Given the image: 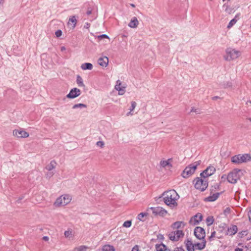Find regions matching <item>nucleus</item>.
<instances>
[{"instance_id":"nucleus-1","label":"nucleus","mask_w":251,"mask_h":251,"mask_svg":"<svg viewBox=\"0 0 251 251\" xmlns=\"http://www.w3.org/2000/svg\"><path fill=\"white\" fill-rule=\"evenodd\" d=\"M164 203L171 208L177 205V201L179 196L175 190H170L164 192L162 194Z\"/></svg>"},{"instance_id":"nucleus-2","label":"nucleus","mask_w":251,"mask_h":251,"mask_svg":"<svg viewBox=\"0 0 251 251\" xmlns=\"http://www.w3.org/2000/svg\"><path fill=\"white\" fill-rule=\"evenodd\" d=\"M243 175V173L242 170L235 169L228 173L227 175V181L229 183L235 184Z\"/></svg>"},{"instance_id":"nucleus-3","label":"nucleus","mask_w":251,"mask_h":251,"mask_svg":"<svg viewBox=\"0 0 251 251\" xmlns=\"http://www.w3.org/2000/svg\"><path fill=\"white\" fill-rule=\"evenodd\" d=\"M71 200V196L67 194L63 195L56 199L54 205L56 207L63 206L69 203Z\"/></svg>"},{"instance_id":"nucleus-4","label":"nucleus","mask_w":251,"mask_h":251,"mask_svg":"<svg viewBox=\"0 0 251 251\" xmlns=\"http://www.w3.org/2000/svg\"><path fill=\"white\" fill-rule=\"evenodd\" d=\"M226 55L224 58L226 60L230 61L237 58L240 55L241 52L235 49L228 48L226 50Z\"/></svg>"},{"instance_id":"nucleus-5","label":"nucleus","mask_w":251,"mask_h":251,"mask_svg":"<svg viewBox=\"0 0 251 251\" xmlns=\"http://www.w3.org/2000/svg\"><path fill=\"white\" fill-rule=\"evenodd\" d=\"M195 187L201 191H204L208 186V182L206 178L197 177L194 180Z\"/></svg>"},{"instance_id":"nucleus-6","label":"nucleus","mask_w":251,"mask_h":251,"mask_svg":"<svg viewBox=\"0 0 251 251\" xmlns=\"http://www.w3.org/2000/svg\"><path fill=\"white\" fill-rule=\"evenodd\" d=\"M251 159V156L248 154H238L231 157V161L235 164H240L247 162Z\"/></svg>"},{"instance_id":"nucleus-7","label":"nucleus","mask_w":251,"mask_h":251,"mask_svg":"<svg viewBox=\"0 0 251 251\" xmlns=\"http://www.w3.org/2000/svg\"><path fill=\"white\" fill-rule=\"evenodd\" d=\"M199 164V163L196 162L186 167L182 173V176L184 178H187L193 174Z\"/></svg>"},{"instance_id":"nucleus-8","label":"nucleus","mask_w":251,"mask_h":251,"mask_svg":"<svg viewBox=\"0 0 251 251\" xmlns=\"http://www.w3.org/2000/svg\"><path fill=\"white\" fill-rule=\"evenodd\" d=\"M184 233L182 230H176L169 234V239L172 241H177L184 236Z\"/></svg>"},{"instance_id":"nucleus-9","label":"nucleus","mask_w":251,"mask_h":251,"mask_svg":"<svg viewBox=\"0 0 251 251\" xmlns=\"http://www.w3.org/2000/svg\"><path fill=\"white\" fill-rule=\"evenodd\" d=\"M194 235L199 240L205 239V232L204 229L200 227L197 226L194 229Z\"/></svg>"},{"instance_id":"nucleus-10","label":"nucleus","mask_w":251,"mask_h":251,"mask_svg":"<svg viewBox=\"0 0 251 251\" xmlns=\"http://www.w3.org/2000/svg\"><path fill=\"white\" fill-rule=\"evenodd\" d=\"M216 171L214 167L212 166L207 167L203 172L201 173L200 175L201 177L206 178L207 177L213 175Z\"/></svg>"},{"instance_id":"nucleus-11","label":"nucleus","mask_w":251,"mask_h":251,"mask_svg":"<svg viewBox=\"0 0 251 251\" xmlns=\"http://www.w3.org/2000/svg\"><path fill=\"white\" fill-rule=\"evenodd\" d=\"M202 216L201 213H197L192 217L190 220L189 223L191 225L195 226L198 225L201 221Z\"/></svg>"},{"instance_id":"nucleus-12","label":"nucleus","mask_w":251,"mask_h":251,"mask_svg":"<svg viewBox=\"0 0 251 251\" xmlns=\"http://www.w3.org/2000/svg\"><path fill=\"white\" fill-rule=\"evenodd\" d=\"M81 94L80 90L77 88H74L71 90L69 93L67 95V98L70 99H75L80 96Z\"/></svg>"},{"instance_id":"nucleus-13","label":"nucleus","mask_w":251,"mask_h":251,"mask_svg":"<svg viewBox=\"0 0 251 251\" xmlns=\"http://www.w3.org/2000/svg\"><path fill=\"white\" fill-rule=\"evenodd\" d=\"M152 210V212L155 215H158L161 216H165L167 211L164 208L161 207H157L151 208Z\"/></svg>"},{"instance_id":"nucleus-14","label":"nucleus","mask_w":251,"mask_h":251,"mask_svg":"<svg viewBox=\"0 0 251 251\" xmlns=\"http://www.w3.org/2000/svg\"><path fill=\"white\" fill-rule=\"evenodd\" d=\"M13 134L14 136H16L20 138H25L27 137L29 134L27 132L23 130L15 129L13 130Z\"/></svg>"},{"instance_id":"nucleus-15","label":"nucleus","mask_w":251,"mask_h":251,"mask_svg":"<svg viewBox=\"0 0 251 251\" xmlns=\"http://www.w3.org/2000/svg\"><path fill=\"white\" fill-rule=\"evenodd\" d=\"M172 159L171 158L168 159L167 160H161L160 165L162 167L166 169H170L172 167Z\"/></svg>"},{"instance_id":"nucleus-16","label":"nucleus","mask_w":251,"mask_h":251,"mask_svg":"<svg viewBox=\"0 0 251 251\" xmlns=\"http://www.w3.org/2000/svg\"><path fill=\"white\" fill-rule=\"evenodd\" d=\"M185 224L183 222L178 221L175 222L172 225V227L174 229H182L184 227Z\"/></svg>"},{"instance_id":"nucleus-17","label":"nucleus","mask_w":251,"mask_h":251,"mask_svg":"<svg viewBox=\"0 0 251 251\" xmlns=\"http://www.w3.org/2000/svg\"><path fill=\"white\" fill-rule=\"evenodd\" d=\"M98 63L100 66L106 67L108 65V58L106 56L100 57L98 59Z\"/></svg>"},{"instance_id":"nucleus-18","label":"nucleus","mask_w":251,"mask_h":251,"mask_svg":"<svg viewBox=\"0 0 251 251\" xmlns=\"http://www.w3.org/2000/svg\"><path fill=\"white\" fill-rule=\"evenodd\" d=\"M139 24L137 18L135 17L132 18L128 25L131 28H136Z\"/></svg>"},{"instance_id":"nucleus-19","label":"nucleus","mask_w":251,"mask_h":251,"mask_svg":"<svg viewBox=\"0 0 251 251\" xmlns=\"http://www.w3.org/2000/svg\"><path fill=\"white\" fill-rule=\"evenodd\" d=\"M186 247L188 251H195V244H194L191 240L188 239L186 241Z\"/></svg>"},{"instance_id":"nucleus-20","label":"nucleus","mask_w":251,"mask_h":251,"mask_svg":"<svg viewBox=\"0 0 251 251\" xmlns=\"http://www.w3.org/2000/svg\"><path fill=\"white\" fill-rule=\"evenodd\" d=\"M220 194L219 193H214L212 195L206 198L205 201H214L219 198Z\"/></svg>"},{"instance_id":"nucleus-21","label":"nucleus","mask_w":251,"mask_h":251,"mask_svg":"<svg viewBox=\"0 0 251 251\" xmlns=\"http://www.w3.org/2000/svg\"><path fill=\"white\" fill-rule=\"evenodd\" d=\"M77 22L75 16H71L68 21V25H72V28H74L76 25Z\"/></svg>"},{"instance_id":"nucleus-22","label":"nucleus","mask_w":251,"mask_h":251,"mask_svg":"<svg viewBox=\"0 0 251 251\" xmlns=\"http://www.w3.org/2000/svg\"><path fill=\"white\" fill-rule=\"evenodd\" d=\"M202 242L201 243H198L197 244H195V246L197 248V249L199 250H201L205 247L206 246V241L205 239L202 240Z\"/></svg>"},{"instance_id":"nucleus-23","label":"nucleus","mask_w":251,"mask_h":251,"mask_svg":"<svg viewBox=\"0 0 251 251\" xmlns=\"http://www.w3.org/2000/svg\"><path fill=\"white\" fill-rule=\"evenodd\" d=\"M81 68L83 70H91L93 68V65L91 63H85L81 65Z\"/></svg>"},{"instance_id":"nucleus-24","label":"nucleus","mask_w":251,"mask_h":251,"mask_svg":"<svg viewBox=\"0 0 251 251\" xmlns=\"http://www.w3.org/2000/svg\"><path fill=\"white\" fill-rule=\"evenodd\" d=\"M89 247L84 245H81L74 249L73 251H87L89 249Z\"/></svg>"},{"instance_id":"nucleus-25","label":"nucleus","mask_w":251,"mask_h":251,"mask_svg":"<svg viewBox=\"0 0 251 251\" xmlns=\"http://www.w3.org/2000/svg\"><path fill=\"white\" fill-rule=\"evenodd\" d=\"M102 251H115V249L112 245H105L102 248Z\"/></svg>"},{"instance_id":"nucleus-26","label":"nucleus","mask_w":251,"mask_h":251,"mask_svg":"<svg viewBox=\"0 0 251 251\" xmlns=\"http://www.w3.org/2000/svg\"><path fill=\"white\" fill-rule=\"evenodd\" d=\"M56 164L55 161L52 160L50 161V163L46 166V168L49 171H51L52 169L55 168Z\"/></svg>"},{"instance_id":"nucleus-27","label":"nucleus","mask_w":251,"mask_h":251,"mask_svg":"<svg viewBox=\"0 0 251 251\" xmlns=\"http://www.w3.org/2000/svg\"><path fill=\"white\" fill-rule=\"evenodd\" d=\"M228 233L230 235H234L237 232V227L236 226H233L231 227L228 229Z\"/></svg>"},{"instance_id":"nucleus-28","label":"nucleus","mask_w":251,"mask_h":251,"mask_svg":"<svg viewBox=\"0 0 251 251\" xmlns=\"http://www.w3.org/2000/svg\"><path fill=\"white\" fill-rule=\"evenodd\" d=\"M166 246L163 244H160L155 245V249L156 251H165Z\"/></svg>"},{"instance_id":"nucleus-29","label":"nucleus","mask_w":251,"mask_h":251,"mask_svg":"<svg viewBox=\"0 0 251 251\" xmlns=\"http://www.w3.org/2000/svg\"><path fill=\"white\" fill-rule=\"evenodd\" d=\"M76 83L79 87H84L83 79L80 75H77Z\"/></svg>"},{"instance_id":"nucleus-30","label":"nucleus","mask_w":251,"mask_h":251,"mask_svg":"<svg viewBox=\"0 0 251 251\" xmlns=\"http://www.w3.org/2000/svg\"><path fill=\"white\" fill-rule=\"evenodd\" d=\"M73 230L71 229H69L68 230L65 231L64 232V235L66 238H71L73 235Z\"/></svg>"},{"instance_id":"nucleus-31","label":"nucleus","mask_w":251,"mask_h":251,"mask_svg":"<svg viewBox=\"0 0 251 251\" xmlns=\"http://www.w3.org/2000/svg\"><path fill=\"white\" fill-rule=\"evenodd\" d=\"M207 226L211 225L214 222L213 217L212 216H209L206 218V220Z\"/></svg>"},{"instance_id":"nucleus-32","label":"nucleus","mask_w":251,"mask_h":251,"mask_svg":"<svg viewBox=\"0 0 251 251\" xmlns=\"http://www.w3.org/2000/svg\"><path fill=\"white\" fill-rule=\"evenodd\" d=\"M87 107V105L86 104H83V103H78V104H75L73 106V109H76L77 108H86Z\"/></svg>"},{"instance_id":"nucleus-33","label":"nucleus","mask_w":251,"mask_h":251,"mask_svg":"<svg viewBox=\"0 0 251 251\" xmlns=\"http://www.w3.org/2000/svg\"><path fill=\"white\" fill-rule=\"evenodd\" d=\"M236 22L237 21L235 19L231 20L227 25V27L228 28H231L236 23Z\"/></svg>"},{"instance_id":"nucleus-34","label":"nucleus","mask_w":251,"mask_h":251,"mask_svg":"<svg viewBox=\"0 0 251 251\" xmlns=\"http://www.w3.org/2000/svg\"><path fill=\"white\" fill-rule=\"evenodd\" d=\"M131 226V221H126L123 224V226L125 227H129Z\"/></svg>"},{"instance_id":"nucleus-35","label":"nucleus","mask_w":251,"mask_h":251,"mask_svg":"<svg viewBox=\"0 0 251 251\" xmlns=\"http://www.w3.org/2000/svg\"><path fill=\"white\" fill-rule=\"evenodd\" d=\"M137 103L135 101H132L131 102V106L129 108V110L132 111L136 106Z\"/></svg>"},{"instance_id":"nucleus-36","label":"nucleus","mask_w":251,"mask_h":251,"mask_svg":"<svg viewBox=\"0 0 251 251\" xmlns=\"http://www.w3.org/2000/svg\"><path fill=\"white\" fill-rule=\"evenodd\" d=\"M147 215L145 213H141L138 216V218L140 221H143V218Z\"/></svg>"},{"instance_id":"nucleus-37","label":"nucleus","mask_w":251,"mask_h":251,"mask_svg":"<svg viewBox=\"0 0 251 251\" xmlns=\"http://www.w3.org/2000/svg\"><path fill=\"white\" fill-rule=\"evenodd\" d=\"M121 81L120 80H118L117 81V84L115 86V89L118 91L119 89H121L122 87H121Z\"/></svg>"},{"instance_id":"nucleus-38","label":"nucleus","mask_w":251,"mask_h":251,"mask_svg":"<svg viewBox=\"0 0 251 251\" xmlns=\"http://www.w3.org/2000/svg\"><path fill=\"white\" fill-rule=\"evenodd\" d=\"M191 112H195L196 114H200L201 113V110L199 109H196L194 107H192L191 110Z\"/></svg>"},{"instance_id":"nucleus-39","label":"nucleus","mask_w":251,"mask_h":251,"mask_svg":"<svg viewBox=\"0 0 251 251\" xmlns=\"http://www.w3.org/2000/svg\"><path fill=\"white\" fill-rule=\"evenodd\" d=\"M62 32L61 30H57L55 33V34L57 37H59L62 35Z\"/></svg>"},{"instance_id":"nucleus-40","label":"nucleus","mask_w":251,"mask_h":251,"mask_svg":"<svg viewBox=\"0 0 251 251\" xmlns=\"http://www.w3.org/2000/svg\"><path fill=\"white\" fill-rule=\"evenodd\" d=\"M118 91H119V95H123L125 93V88L123 87V88H122L120 89H119Z\"/></svg>"},{"instance_id":"nucleus-41","label":"nucleus","mask_w":251,"mask_h":251,"mask_svg":"<svg viewBox=\"0 0 251 251\" xmlns=\"http://www.w3.org/2000/svg\"><path fill=\"white\" fill-rule=\"evenodd\" d=\"M97 145L102 148L104 146V143L102 141H98L97 143Z\"/></svg>"},{"instance_id":"nucleus-42","label":"nucleus","mask_w":251,"mask_h":251,"mask_svg":"<svg viewBox=\"0 0 251 251\" xmlns=\"http://www.w3.org/2000/svg\"><path fill=\"white\" fill-rule=\"evenodd\" d=\"M215 234H216V232L215 231H214L213 232H212L211 233V234L210 235V236L209 237V240H211L212 238L214 237L215 236Z\"/></svg>"},{"instance_id":"nucleus-43","label":"nucleus","mask_w":251,"mask_h":251,"mask_svg":"<svg viewBox=\"0 0 251 251\" xmlns=\"http://www.w3.org/2000/svg\"><path fill=\"white\" fill-rule=\"evenodd\" d=\"M99 38L100 39H102V38H109L108 36L106 35V34H102V35H101L100 36H99Z\"/></svg>"},{"instance_id":"nucleus-44","label":"nucleus","mask_w":251,"mask_h":251,"mask_svg":"<svg viewBox=\"0 0 251 251\" xmlns=\"http://www.w3.org/2000/svg\"><path fill=\"white\" fill-rule=\"evenodd\" d=\"M138 246L137 245H135L132 249L131 251H138Z\"/></svg>"},{"instance_id":"nucleus-45","label":"nucleus","mask_w":251,"mask_h":251,"mask_svg":"<svg viewBox=\"0 0 251 251\" xmlns=\"http://www.w3.org/2000/svg\"><path fill=\"white\" fill-rule=\"evenodd\" d=\"M221 179L222 180H225L226 179H227V176L226 175H223L222 176H221Z\"/></svg>"},{"instance_id":"nucleus-46","label":"nucleus","mask_w":251,"mask_h":251,"mask_svg":"<svg viewBox=\"0 0 251 251\" xmlns=\"http://www.w3.org/2000/svg\"><path fill=\"white\" fill-rule=\"evenodd\" d=\"M248 216H249V220L251 222V207L250 208V209L248 212Z\"/></svg>"},{"instance_id":"nucleus-47","label":"nucleus","mask_w":251,"mask_h":251,"mask_svg":"<svg viewBox=\"0 0 251 251\" xmlns=\"http://www.w3.org/2000/svg\"><path fill=\"white\" fill-rule=\"evenodd\" d=\"M53 173L52 172H50V171H49V172L47 173V177H50L51 176H53Z\"/></svg>"},{"instance_id":"nucleus-48","label":"nucleus","mask_w":251,"mask_h":251,"mask_svg":"<svg viewBox=\"0 0 251 251\" xmlns=\"http://www.w3.org/2000/svg\"><path fill=\"white\" fill-rule=\"evenodd\" d=\"M174 251H184V250L182 248H176Z\"/></svg>"},{"instance_id":"nucleus-49","label":"nucleus","mask_w":251,"mask_h":251,"mask_svg":"<svg viewBox=\"0 0 251 251\" xmlns=\"http://www.w3.org/2000/svg\"><path fill=\"white\" fill-rule=\"evenodd\" d=\"M43 239L44 240V241H47L49 240V237L48 236H44L43 237Z\"/></svg>"},{"instance_id":"nucleus-50","label":"nucleus","mask_w":251,"mask_h":251,"mask_svg":"<svg viewBox=\"0 0 251 251\" xmlns=\"http://www.w3.org/2000/svg\"><path fill=\"white\" fill-rule=\"evenodd\" d=\"M86 13H87V14L88 15H91V14H92V11H91V10H89V9H88V10H87V11Z\"/></svg>"},{"instance_id":"nucleus-51","label":"nucleus","mask_w":251,"mask_h":251,"mask_svg":"<svg viewBox=\"0 0 251 251\" xmlns=\"http://www.w3.org/2000/svg\"><path fill=\"white\" fill-rule=\"evenodd\" d=\"M234 251H243V250L242 249L237 248L235 249Z\"/></svg>"},{"instance_id":"nucleus-52","label":"nucleus","mask_w":251,"mask_h":251,"mask_svg":"<svg viewBox=\"0 0 251 251\" xmlns=\"http://www.w3.org/2000/svg\"><path fill=\"white\" fill-rule=\"evenodd\" d=\"M219 98H220V97H218V96H215V97H213L212 98V100H217V99H219Z\"/></svg>"},{"instance_id":"nucleus-53","label":"nucleus","mask_w":251,"mask_h":251,"mask_svg":"<svg viewBox=\"0 0 251 251\" xmlns=\"http://www.w3.org/2000/svg\"><path fill=\"white\" fill-rule=\"evenodd\" d=\"M133 115V113H132V111H131L130 110L129 111V112H128L127 114H126V115L127 116H129V115Z\"/></svg>"},{"instance_id":"nucleus-54","label":"nucleus","mask_w":251,"mask_h":251,"mask_svg":"<svg viewBox=\"0 0 251 251\" xmlns=\"http://www.w3.org/2000/svg\"><path fill=\"white\" fill-rule=\"evenodd\" d=\"M65 50H66V48H65V47H62L61 48V51Z\"/></svg>"},{"instance_id":"nucleus-55","label":"nucleus","mask_w":251,"mask_h":251,"mask_svg":"<svg viewBox=\"0 0 251 251\" xmlns=\"http://www.w3.org/2000/svg\"><path fill=\"white\" fill-rule=\"evenodd\" d=\"M4 2V0H0V5L3 3Z\"/></svg>"},{"instance_id":"nucleus-56","label":"nucleus","mask_w":251,"mask_h":251,"mask_svg":"<svg viewBox=\"0 0 251 251\" xmlns=\"http://www.w3.org/2000/svg\"><path fill=\"white\" fill-rule=\"evenodd\" d=\"M165 251H171V250L169 249H167V247L166 248V250Z\"/></svg>"},{"instance_id":"nucleus-57","label":"nucleus","mask_w":251,"mask_h":251,"mask_svg":"<svg viewBox=\"0 0 251 251\" xmlns=\"http://www.w3.org/2000/svg\"><path fill=\"white\" fill-rule=\"evenodd\" d=\"M22 198H21L19 199L18 200H17V202H18V203H19V202H20V200H22Z\"/></svg>"},{"instance_id":"nucleus-58","label":"nucleus","mask_w":251,"mask_h":251,"mask_svg":"<svg viewBox=\"0 0 251 251\" xmlns=\"http://www.w3.org/2000/svg\"><path fill=\"white\" fill-rule=\"evenodd\" d=\"M131 6L133 7H135V5L134 4H131Z\"/></svg>"},{"instance_id":"nucleus-59","label":"nucleus","mask_w":251,"mask_h":251,"mask_svg":"<svg viewBox=\"0 0 251 251\" xmlns=\"http://www.w3.org/2000/svg\"><path fill=\"white\" fill-rule=\"evenodd\" d=\"M248 120H249L251 122V118H248Z\"/></svg>"},{"instance_id":"nucleus-60","label":"nucleus","mask_w":251,"mask_h":251,"mask_svg":"<svg viewBox=\"0 0 251 251\" xmlns=\"http://www.w3.org/2000/svg\"><path fill=\"white\" fill-rule=\"evenodd\" d=\"M249 102H250V103H251V101H250Z\"/></svg>"}]
</instances>
